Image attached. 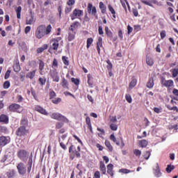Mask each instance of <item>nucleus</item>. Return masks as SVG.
Returning <instances> with one entry per match:
<instances>
[{
  "mask_svg": "<svg viewBox=\"0 0 178 178\" xmlns=\"http://www.w3.org/2000/svg\"><path fill=\"white\" fill-rule=\"evenodd\" d=\"M17 155L19 159L22 162H27L29 159L27 163V172L28 173H30V172H31V168H33V153L29 156V152L25 149H20L17 152Z\"/></svg>",
  "mask_w": 178,
  "mask_h": 178,
  "instance_id": "obj_1",
  "label": "nucleus"
},
{
  "mask_svg": "<svg viewBox=\"0 0 178 178\" xmlns=\"http://www.w3.org/2000/svg\"><path fill=\"white\" fill-rule=\"evenodd\" d=\"M51 31H52V26L49 24L45 26V24L40 25L37 27L35 36L38 38V40H41V38H44L45 35H49L51 34Z\"/></svg>",
  "mask_w": 178,
  "mask_h": 178,
  "instance_id": "obj_2",
  "label": "nucleus"
},
{
  "mask_svg": "<svg viewBox=\"0 0 178 178\" xmlns=\"http://www.w3.org/2000/svg\"><path fill=\"white\" fill-rule=\"evenodd\" d=\"M81 151V148L80 147V146H77L76 147L75 145H71L69 148V152L70 153V159H71V161H73L74 158H81V154H80Z\"/></svg>",
  "mask_w": 178,
  "mask_h": 178,
  "instance_id": "obj_3",
  "label": "nucleus"
},
{
  "mask_svg": "<svg viewBox=\"0 0 178 178\" xmlns=\"http://www.w3.org/2000/svg\"><path fill=\"white\" fill-rule=\"evenodd\" d=\"M50 118L54 119L55 120H58V122H63L64 123H69V119L65 117L63 115L59 113H53Z\"/></svg>",
  "mask_w": 178,
  "mask_h": 178,
  "instance_id": "obj_4",
  "label": "nucleus"
},
{
  "mask_svg": "<svg viewBox=\"0 0 178 178\" xmlns=\"http://www.w3.org/2000/svg\"><path fill=\"white\" fill-rule=\"evenodd\" d=\"M161 86L162 87H165V88H170V87H173L175 85V82H173V80L169 79L165 80V78L162 77L161 80Z\"/></svg>",
  "mask_w": 178,
  "mask_h": 178,
  "instance_id": "obj_5",
  "label": "nucleus"
},
{
  "mask_svg": "<svg viewBox=\"0 0 178 178\" xmlns=\"http://www.w3.org/2000/svg\"><path fill=\"white\" fill-rule=\"evenodd\" d=\"M49 75L50 77H51L53 81H54V83H59V75L58 74L56 68L54 70H51L49 71Z\"/></svg>",
  "mask_w": 178,
  "mask_h": 178,
  "instance_id": "obj_6",
  "label": "nucleus"
},
{
  "mask_svg": "<svg viewBox=\"0 0 178 178\" xmlns=\"http://www.w3.org/2000/svg\"><path fill=\"white\" fill-rule=\"evenodd\" d=\"M10 143V138L9 136H0V147H5Z\"/></svg>",
  "mask_w": 178,
  "mask_h": 178,
  "instance_id": "obj_7",
  "label": "nucleus"
},
{
  "mask_svg": "<svg viewBox=\"0 0 178 178\" xmlns=\"http://www.w3.org/2000/svg\"><path fill=\"white\" fill-rule=\"evenodd\" d=\"M17 169L18 170L19 175H26L27 170L26 169V166L22 162L17 164Z\"/></svg>",
  "mask_w": 178,
  "mask_h": 178,
  "instance_id": "obj_8",
  "label": "nucleus"
},
{
  "mask_svg": "<svg viewBox=\"0 0 178 178\" xmlns=\"http://www.w3.org/2000/svg\"><path fill=\"white\" fill-rule=\"evenodd\" d=\"M83 15V10L74 9L72 14L70 15L71 20H74Z\"/></svg>",
  "mask_w": 178,
  "mask_h": 178,
  "instance_id": "obj_9",
  "label": "nucleus"
},
{
  "mask_svg": "<svg viewBox=\"0 0 178 178\" xmlns=\"http://www.w3.org/2000/svg\"><path fill=\"white\" fill-rule=\"evenodd\" d=\"M29 133V130L26 129L24 127H19L16 131V134L19 137H22V136H26Z\"/></svg>",
  "mask_w": 178,
  "mask_h": 178,
  "instance_id": "obj_10",
  "label": "nucleus"
},
{
  "mask_svg": "<svg viewBox=\"0 0 178 178\" xmlns=\"http://www.w3.org/2000/svg\"><path fill=\"white\" fill-rule=\"evenodd\" d=\"M22 108V106H20L18 104L14 103L9 106L8 109L10 112H18L19 109Z\"/></svg>",
  "mask_w": 178,
  "mask_h": 178,
  "instance_id": "obj_11",
  "label": "nucleus"
},
{
  "mask_svg": "<svg viewBox=\"0 0 178 178\" xmlns=\"http://www.w3.org/2000/svg\"><path fill=\"white\" fill-rule=\"evenodd\" d=\"M88 13H92V15H94L96 17H97V8H95V6H92L91 3L88 4Z\"/></svg>",
  "mask_w": 178,
  "mask_h": 178,
  "instance_id": "obj_12",
  "label": "nucleus"
},
{
  "mask_svg": "<svg viewBox=\"0 0 178 178\" xmlns=\"http://www.w3.org/2000/svg\"><path fill=\"white\" fill-rule=\"evenodd\" d=\"M62 38H58L52 40L53 44H52V49L54 51H58V48H59V40H61Z\"/></svg>",
  "mask_w": 178,
  "mask_h": 178,
  "instance_id": "obj_13",
  "label": "nucleus"
},
{
  "mask_svg": "<svg viewBox=\"0 0 178 178\" xmlns=\"http://www.w3.org/2000/svg\"><path fill=\"white\" fill-rule=\"evenodd\" d=\"M79 26L80 22H74L72 25H70L68 30H70V31H74L76 33V30L79 29Z\"/></svg>",
  "mask_w": 178,
  "mask_h": 178,
  "instance_id": "obj_14",
  "label": "nucleus"
},
{
  "mask_svg": "<svg viewBox=\"0 0 178 178\" xmlns=\"http://www.w3.org/2000/svg\"><path fill=\"white\" fill-rule=\"evenodd\" d=\"M154 174L156 177H161L162 176V172H161V168H159V164L158 163L156 164V168H154Z\"/></svg>",
  "mask_w": 178,
  "mask_h": 178,
  "instance_id": "obj_15",
  "label": "nucleus"
},
{
  "mask_svg": "<svg viewBox=\"0 0 178 178\" xmlns=\"http://www.w3.org/2000/svg\"><path fill=\"white\" fill-rule=\"evenodd\" d=\"M35 111H36L39 113H41L42 115H48L47 110H45L44 108L38 105L35 106Z\"/></svg>",
  "mask_w": 178,
  "mask_h": 178,
  "instance_id": "obj_16",
  "label": "nucleus"
},
{
  "mask_svg": "<svg viewBox=\"0 0 178 178\" xmlns=\"http://www.w3.org/2000/svg\"><path fill=\"white\" fill-rule=\"evenodd\" d=\"M77 32H74L73 31H70L68 29V37H67V41H73L74 38H76V34Z\"/></svg>",
  "mask_w": 178,
  "mask_h": 178,
  "instance_id": "obj_17",
  "label": "nucleus"
},
{
  "mask_svg": "<svg viewBox=\"0 0 178 178\" xmlns=\"http://www.w3.org/2000/svg\"><path fill=\"white\" fill-rule=\"evenodd\" d=\"M102 47H103L102 38L101 37H99L98 40L97 42V47H96L99 55L101 54V48H102Z\"/></svg>",
  "mask_w": 178,
  "mask_h": 178,
  "instance_id": "obj_18",
  "label": "nucleus"
},
{
  "mask_svg": "<svg viewBox=\"0 0 178 178\" xmlns=\"http://www.w3.org/2000/svg\"><path fill=\"white\" fill-rule=\"evenodd\" d=\"M0 123H4V124H8V123H9V117L4 114L1 115Z\"/></svg>",
  "mask_w": 178,
  "mask_h": 178,
  "instance_id": "obj_19",
  "label": "nucleus"
},
{
  "mask_svg": "<svg viewBox=\"0 0 178 178\" xmlns=\"http://www.w3.org/2000/svg\"><path fill=\"white\" fill-rule=\"evenodd\" d=\"M107 173H108V175H110V176L111 177H113V176L115 175L113 172V164L109 163L107 165Z\"/></svg>",
  "mask_w": 178,
  "mask_h": 178,
  "instance_id": "obj_20",
  "label": "nucleus"
},
{
  "mask_svg": "<svg viewBox=\"0 0 178 178\" xmlns=\"http://www.w3.org/2000/svg\"><path fill=\"white\" fill-rule=\"evenodd\" d=\"M37 72V70H34L33 71H31L29 72H28L26 74V79H30L31 80H33V79H34V77H35V73Z\"/></svg>",
  "mask_w": 178,
  "mask_h": 178,
  "instance_id": "obj_21",
  "label": "nucleus"
},
{
  "mask_svg": "<svg viewBox=\"0 0 178 178\" xmlns=\"http://www.w3.org/2000/svg\"><path fill=\"white\" fill-rule=\"evenodd\" d=\"M99 170L102 172V175H106V167L104 161L99 162Z\"/></svg>",
  "mask_w": 178,
  "mask_h": 178,
  "instance_id": "obj_22",
  "label": "nucleus"
},
{
  "mask_svg": "<svg viewBox=\"0 0 178 178\" xmlns=\"http://www.w3.org/2000/svg\"><path fill=\"white\" fill-rule=\"evenodd\" d=\"M60 86H62L63 88H66L67 90H69V82H67V80H66V79H62Z\"/></svg>",
  "mask_w": 178,
  "mask_h": 178,
  "instance_id": "obj_23",
  "label": "nucleus"
},
{
  "mask_svg": "<svg viewBox=\"0 0 178 178\" xmlns=\"http://www.w3.org/2000/svg\"><path fill=\"white\" fill-rule=\"evenodd\" d=\"M45 49H48V44H44L41 47H38L36 50L37 54H42L45 51Z\"/></svg>",
  "mask_w": 178,
  "mask_h": 178,
  "instance_id": "obj_24",
  "label": "nucleus"
},
{
  "mask_svg": "<svg viewBox=\"0 0 178 178\" xmlns=\"http://www.w3.org/2000/svg\"><path fill=\"white\" fill-rule=\"evenodd\" d=\"M86 123L87 124V128L92 133V126L91 125V119H90V117H86Z\"/></svg>",
  "mask_w": 178,
  "mask_h": 178,
  "instance_id": "obj_25",
  "label": "nucleus"
},
{
  "mask_svg": "<svg viewBox=\"0 0 178 178\" xmlns=\"http://www.w3.org/2000/svg\"><path fill=\"white\" fill-rule=\"evenodd\" d=\"M146 87L147 88H154V78L150 77L146 84Z\"/></svg>",
  "mask_w": 178,
  "mask_h": 178,
  "instance_id": "obj_26",
  "label": "nucleus"
},
{
  "mask_svg": "<svg viewBox=\"0 0 178 178\" xmlns=\"http://www.w3.org/2000/svg\"><path fill=\"white\" fill-rule=\"evenodd\" d=\"M105 33L108 38H113V33L109 30V27L105 26Z\"/></svg>",
  "mask_w": 178,
  "mask_h": 178,
  "instance_id": "obj_27",
  "label": "nucleus"
},
{
  "mask_svg": "<svg viewBox=\"0 0 178 178\" xmlns=\"http://www.w3.org/2000/svg\"><path fill=\"white\" fill-rule=\"evenodd\" d=\"M39 62L40 74H42V70H44V67H45V63L42 60H39Z\"/></svg>",
  "mask_w": 178,
  "mask_h": 178,
  "instance_id": "obj_28",
  "label": "nucleus"
},
{
  "mask_svg": "<svg viewBox=\"0 0 178 178\" xmlns=\"http://www.w3.org/2000/svg\"><path fill=\"white\" fill-rule=\"evenodd\" d=\"M108 8L109 12H111V15H113V17L114 19H116V11H115V9L113 8V7H112L111 4H108Z\"/></svg>",
  "mask_w": 178,
  "mask_h": 178,
  "instance_id": "obj_29",
  "label": "nucleus"
},
{
  "mask_svg": "<svg viewBox=\"0 0 178 178\" xmlns=\"http://www.w3.org/2000/svg\"><path fill=\"white\" fill-rule=\"evenodd\" d=\"M146 63L148 66H154V59L151 56H146Z\"/></svg>",
  "mask_w": 178,
  "mask_h": 178,
  "instance_id": "obj_30",
  "label": "nucleus"
},
{
  "mask_svg": "<svg viewBox=\"0 0 178 178\" xmlns=\"http://www.w3.org/2000/svg\"><path fill=\"white\" fill-rule=\"evenodd\" d=\"M13 70L15 72V73H19L20 70H22V68L20 67V63H16L13 65Z\"/></svg>",
  "mask_w": 178,
  "mask_h": 178,
  "instance_id": "obj_31",
  "label": "nucleus"
},
{
  "mask_svg": "<svg viewBox=\"0 0 178 178\" xmlns=\"http://www.w3.org/2000/svg\"><path fill=\"white\" fill-rule=\"evenodd\" d=\"M21 127H27L29 126V120L24 118L20 122Z\"/></svg>",
  "mask_w": 178,
  "mask_h": 178,
  "instance_id": "obj_32",
  "label": "nucleus"
},
{
  "mask_svg": "<svg viewBox=\"0 0 178 178\" xmlns=\"http://www.w3.org/2000/svg\"><path fill=\"white\" fill-rule=\"evenodd\" d=\"M104 144L106 147H108V149L110 151V152H112V151H113V147L112 146L109 140H106Z\"/></svg>",
  "mask_w": 178,
  "mask_h": 178,
  "instance_id": "obj_33",
  "label": "nucleus"
},
{
  "mask_svg": "<svg viewBox=\"0 0 178 178\" xmlns=\"http://www.w3.org/2000/svg\"><path fill=\"white\" fill-rule=\"evenodd\" d=\"M6 175L8 178H13L16 175V172L15 171V170H11L8 171L6 172Z\"/></svg>",
  "mask_w": 178,
  "mask_h": 178,
  "instance_id": "obj_34",
  "label": "nucleus"
},
{
  "mask_svg": "<svg viewBox=\"0 0 178 178\" xmlns=\"http://www.w3.org/2000/svg\"><path fill=\"white\" fill-rule=\"evenodd\" d=\"M131 172H134V170H130L127 168H122L119 170V173H123L124 175L131 173Z\"/></svg>",
  "mask_w": 178,
  "mask_h": 178,
  "instance_id": "obj_35",
  "label": "nucleus"
},
{
  "mask_svg": "<svg viewBox=\"0 0 178 178\" xmlns=\"http://www.w3.org/2000/svg\"><path fill=\"white\" fill-rule=\"evenodd\" d=\"M15 12L17 13V19H21L22 17V6H18L17 9L15 10Z\"/></svg>",
  "mask_w": 178,
  "mask_h": 178,
  "instance_id": "obj_36",
  "label": "nucleus"
},
{
  "mask_svg": "<svg viewBox=\"0 0 178 178\" xmlns=\"http://www.w3.org/2000/svg\"><path fill=\"white\" fill-rule=\"evenodd\" d=\"M99 8L101 9V12L102 13H106V6H105V4H104V2L101 1L99 3Z\"/></svg>",
  "mask_w": 178,
  "mask_h": 178,
  "instance_id": "obj_37",
  "label": "nucleus"
},
{
  "mask_svg": "<svg viewBox=\"0 0 178 178\" xmlns=\"http://www.w3.org/2000/svg\"><path fill=\"white\" fill-rule=\"evenodd\" d=\"M139 145L141 148H145V147L148 145V141H147V140H142L139 141Z\"/></svg>",
  "mask_w": 178,
  "mask_h": 178,
  "instance_id": "obj_38",
  "label": "nucleus"
},
{
  "mask_svg": "<svg viewBox=\"0 0 178 178\" xmlns=\"http://www.w3.org/2000/svg\"><path fill=\"white\" fill-rule=\"evenodd\" d=\"M110 140L115 143L116 145H120V142L116 140V137L115 136V134H113L110 136Z\"/></svg>",
  "mask_w": 178,
  "mask_h": 178,
  "instance_id": "obj_39",
  "label": "nucleus"
},
{
  "mask_svg": "<svg viewBox=\"0 0 178 178\" xmlns=\"http://www.w3.org/2000/svg\"><path fill=\"white\" fill-rule=\"evenodd\" d=\"M92 42H94V39H92V38H88L87 39V41H86L87 49H88V48H90V47H91V44H92Z\"/></svg>",
  "mask_w": 178,
  "mask_h": 178,
  "instance_id": "obj_40",
  "label": "nucleus"
},
{
  "mask_svg": "<svg viewBox=\"0 0 178 178\" xmlns=\"http://www.w3.org/2000/svg\"><path fill=\"white\" fill-rule=\"evenodd\" d=\"M137 86V79H134L129 83V88H134Z\"/></svg>",
  "mask_w": 178,
  "mask_h": 178,
  "instance_id": "obj_41",
  "label": "nucleus"
},
{
  "mask_svg": "<svg viewBox=\"0 0 178 178\" xmlns=\"http://www.w3.org/2000/svg\"><path fill=\"white\" fill-rule=\"evenodd\" d=\"M175 169V165H168L165 168V171L167 173H170Z\"/></svg>",
  "mask_w": 178,
  "mask_h": 178,
  "instance_id": "obj_42",
  "label": "nucleus"
},
{
  "mask_svg": "<svg viewBox=\"0 0 178 178\" xmlns=\"http://www.w3.org/2000/svg\"><path fill=\"white\" fill-rule=\"evenodd\" d=\"M125 99L128 102V104H131L133 102V99L131 98V95L129 94L125 95Z\"/></svg>",
  "mask_w": 178,
  "mask_h": 178,
  "instance_id": "obj_43",
  "label": "nucleus"
},
{
  "mask_svg": "<svg viewBox=\"0 0 178 178\" xmlns=\"http://www.w3.org/2000/svg\"><path fill=\"white\" fill-rule=\"evenodd\" d=\"M51 102L53 104H55L56 105H58V104H60V102H62V99L60 97H57V98L53 99L51 100Z\"/></svg>",
  "mask_w": 178,
  "mask_h": 178,
  "instance_id": "obj_44",
  "label": "nucleus"
},
{
  "mask_svg": "<svg viewBox=\"0 0 178 178\" xmlns=\"http://www.w3.org/2000/svg\"><path fill=\"white\" fill-rule=\"evenodd\" d=\"M38 81L40 84V86H45V83H47V78H39Z\"/></svg>",
  "mask_w": 178,
  "mask_h": 178,
  "instance_id": "obj_45",
  "label": "nucleus"
},
{
  "mask_svg": "<svg viewBox=\"0 0 178 178\" xmlns=\"http://www.w3.org/2000/svg\"><path fill=\"white\" fill-rule=\"evenodd\" d=\"M65 125L64 122H58L56 123V129L59 130V129H62Z\"/></svg>",
  "mask_w": 178,
  "mask_h": 178,
  "instance_id": "obj_46",
  "label": "nucleus"
},
{
  "mask_svg": "<svg viewBox=\"0 0 178 178\" xmlns=\"http://www.w3.org/2000/svg\"><path fill=\"white\" fill-rule=\"evenodd\" d=\"M110 129L113 131H116V130H118V124H113V123H111L110 124Z\"/></svg>",
  "mask_w": 178,
  "mask_h": 178,
  "instance_id": "obj_47",
  "label": "nucleus"
},
{
  "mask_svg": "<svg viewBox=\"0 0 178 178\" xmlns=\"http://www.w3.org/2000/svg\"><path fill=\"white\" fill-rule=\"evenodd\" d=\"M134 155H136V156H138V158H140V156H141V151L138 149H134Z\"/></svg>",
  "mask_w": 178,
  "mask_h": 178,
  "instance_id": "obj_48",
  "label": "nucleus"
},
{
  "mask_svg": "<svg viewBox=\"0 0 178 178\" xmlns=\"http://www.w3.org/2000/svg\"><path fill=\"white\" fill-rule=\"evenodd\" d=\"M58 60L56 58H54L52 63V67L53 69H58Z\"/></svg>",
  "mask_w": 178,
  "mask_h": 178,
  "instance_id": "obj_49",
  "label": "nucleus"
},
{
  "mask_svg": "<svg viewBox=\"0 0 178 178\" xmlns=\"http://www.w3.org/2000/svg\"><path fill=\"white\" fill-rule=\"evenodd\" d=\"M106 63L108 65H107L108 70H112V69L113 67V65H112V63H111V60H107Z\"/></svg>",
  "mask_w": 178,
  "mask_h": 178,
  "instance_id": "obj_50",
  "label": "nucleus"
},
{
  "mask_svg": "<svg viewBox=\"0 0 178 178\" xmlns=\"http://www.w3.org/2000/svg\"><path fill=\"white\" fill-rule=\"evenodd\" d=\"M167 108L169 111H175V112H177V113H178V108L177 106H170V105L167 106Z\"/></svg>",
  "mask_w": 178,
  "mask_h": 178,
  "instance_id": "obj_51",
  "label": "nucleus"
},
{
  "mask_svg": "<svg viewBox=\"0 0 178 178\" xmlns=\"http://www.w3.org/2000/svg\"><path fill=\"white\" fill-rule=\"evenodd\" d=\"M62 60H63L64 65H65V66H69V60H67V57L63 56L62 57Z\"/></svg>",
  "mask_w": 178,
  "mask_h": 178,
  "instance_id": "obj_52",
  "label": "nucleus"
},
{
  "mask_svg": "<svg viewBox=\"0 0 178 178\" xmlns=\"http://www.w3.org/2000/svg\"><path fill=\"white\" fill-rule=\"evenodd\" d=\"M31 95H33L34 99H35V101H38V97H37V94L35 93V90H34V89L33 88H31Z\"/></svg>",
  "mask_w": 178,
  "mask_h": 178,
  "instance_id": "obj_53",
  "label": "nucleus"
},
{
  "mask_svg": "<svg viewBox=\"0 0 178 178\" xmlns=\"http://www.w3.org/2000/svg\"><path fill=\"white\" fill-rule=\"evenodd\" d=\"M151 156V152L149 151H146L145 154H144V158L145 159H146L147 161H148V159H149V157Z\"/></svg>",
  "mask_w": 178,
  "mask_h": 178,
  "instance_id": "obj_54",
  "label": "nucleus"
},
{
  "mask_svg": "<svg viewBox=\"0 0 178 178\" xmlns=\"http://www.w3.org/2000/svg\"><path fill=\"white\" fill-rule=\"evenodd\" d=\"M71 81H72L75 86H79V84H80V80H79V79L72 78Z\"/></svg>",
  "mask_w": 178,
  "mask_h": 178,
  "instance_id": "obj_55",
  "label": "nucleus"
},
{
  "mask_svg": "<svg viewBox=\"0 0 178 178\" xmlns=\"http://www.w3.org/2000/svg\"><path fill=\"white\" fill-rule=\"evenodd\" d=\"M58 142L60 143V146L64 151H66L67 149V147H66V145L64 144L63 142L60 141V138H59Z\"/></svg>",
  "mask_w": 178,
  "mask_h": 178,
  "instance_id": "obj_56",
  "label": "nucleus"
},
{
  "mask_svg": "<svg viewBox=\"0 0 178 178\" xmlns=\"http://www.w3.org/2000/svg\"><path fill=\"white\" fill-rule=\"evenodd\" d=\"M9 87H10V82H9V81H5L3 83V88L5 90H8V88H9Z\"/></svg>",
  "mask_w": 178,
  "mask_h": 178,
  "instance_id": "obj_57",
  "label": "nucleus"
},
{
  "mask_svg": "<svg viewBox=\"0 0 178 178\" xmlns=\"http://www.w3.org/2000/svg\"><path fill=\"white\" fill-rule=\"evenodd\" d=\"M55 97H56V93L55 92V91H54V90L50 91L49 99H54V98H55Z\"/></svg>",
  "mask_w": 178,
  "mask_h": 178,
  "instance_id": "obj_58",
  "label": "nucleus"
},
{
  "mask_svg": "<svg viewBox=\"0 0 178 178\" xmlns=\"http://www.w3.org/2000/svg\"><path fill=\"white\" fill-rule=\"evenodd\" d=\"M10 73H11L10 70H8L6 71L5 76H4L5 80H8V79H9V77H10Z\"/></svg>",
  "mask_w": 178,
  "mask_h": 178,
  "instance_id": "obj_59",
  "label": "nucleus"
},
{
  "mask_svg": "<svg viewBox=\"0 0 178 178\" xmlns=\"http://www.w3.org/2000/svg\"><path fill=\"white\" fill-rule=\"evenodd\" d=\"M172 77H177L178 76V69L177 68H174L172 70Z\"/></svg>",
  "mask_w": 178,
  "mask_h": 178,
  "instance_id": "obj_60",
  "label": "nucleus"
},
{
  "mask_svg": "<svg viewBox=\"0 0 178 178\" xmlns=\"http://www.w3.org/2000/svg\"><path fill=\"white\" fill-rule=\"evenodd\" d=\"M19 77H20L21 80L22 81H24V79L26 78V72H24V71H22L19 73Z\"/></svg>",
  "mask_w": 178,
  "mask_h": 178,
  "instance_id": "obj_61",
  "label": "nucleus"
},
{
  "mask_svg": "<svg viewBox=\"0 0 178 178\" xmlns=\"http://www.w3.org/2000/svg\"><path fill=\"white\" fill-rule=\"evenodd\" d=\"M33 22H34V17L31 16L30 19H26V24H33Z\"/></svg>",
  "mask_w": 178,
  "mask_h": 178,
  "instance_id": "obj_62",
  "label": "nucleus"
},
{
  "mask_svg": "<svg viewBox=\"0 0 178 178\" xmlns=\"http://www.w3.org/2000/svg\"><path fill=\"white\" fill-rule=\"evenodd\" d=\"M23 99H24L23 96H22L20 95H17V102H19V103L23 102Z\"/></svg>",
  "mask_w": 178,
  "mask_h": 178,
  "instance_id": "obj_63",
  "label": "nucleus"
},
{
  "mask_svg": "<svg viewBox=\"0 0 178 178\" xmlns=\"http://www.w3.org/2000/svg\"><path fill=\"white\" fill-rule=\"evenodd\" d=\"M6 131H8L6 127L0 126V133H6Z\"/></svg>",
  "mask_w": 178,
  "mask_h": 178,
  "instance_id": "obj_64",
  "label": "nucleus"
}]
</instances>
